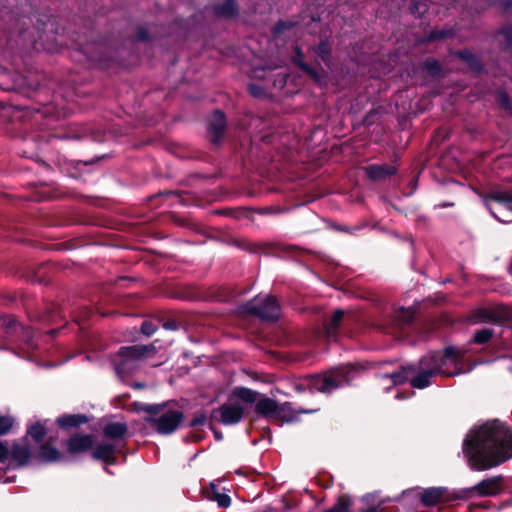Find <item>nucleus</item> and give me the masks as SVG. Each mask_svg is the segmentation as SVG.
Returning <instances> with one entry per match:
<instances>
[{"label": "nucleus", "instance_id": "nucleus-53", "mask_svg": "<svg viewBox=\"0 0 512 512\" xmlns=\"http://www.w3.org/2000/svg\"><path fill=\"white\" fill-rule=\"evenodd\" d=\"M453 205H454V203H453V202H442V203L440 204V207H442V208H446V207H452Z\"/></svg>", "mask_w": 512, "mask_h": 512}, {"label": "nucleus", "instance_id": "nucleus-37", "mask_svg": "<svg viewBox=\"0 0 512 512\" xmlns=\"http://www.w3.org/2000/svg\"><path fill=\"white\" fill-rule=\"evenodd\" d=\"M497 101L498 103L506 110H509L510 109V100H509V96L504 93V92H500L498 93L497 95Z\"/></svg>", "mask_w": 512, "mask_h": 512}, {"label": "nucleus", "instance_id": "nucleus-17", "mask_svg": "<svg viewBox=\"0 0 512 512\" xmlns=\"http://www.w3.org/2000/svg\"><path fill=\"white\" fill-rule=\"evenodd\" d=\"M93 443L90 435H76L70 438L68 449L72 453H80L88 450Z\"/></svg>", "mask_w": 512, "mask_h": 512}, {"label": "nucleus", "instance_id": "nucleus-38", "mask_svg": "<svg viewBox=\"0 0 512 512\" xmlns=\"http://www.w3.org/2000/svg\"><path fill=\"white\" fill-rule=\"evenodd\" d=\"M317 54L326 61L329 55V46L326 42H321L317 49Z\"/></svg>", "mask_w": 512, "mask_h": 512}, {"label": "nucleus", "instance_id": "nucleus-18", "mask_svg": "<svg viewBox=\"0 0 512 512\" xmlns=\"http://www.w3.org/2000/svg\"><path fill=\"white\" fill-rule=\"evenodd\" d=\"M42 25H43L42 30L37 28L39 37H38V40L34 41L33 46L37 51H39L40 49H44L49 52H54L57 50V48L52 43L43 42L44 34H46V32H48V31H52V27L54 24L50 23V21H48L47 23L43 22Z\"/></svg>", "mask_w": 512, "mask_h": 512}, {"label": "nucleus", "instance_id": "nucleus-40", "mask_svg": "<svg viewBox=\"0 0 512 512\" xmlns=\"http://www.w3.org/2000/svg\"><path fill=\"white\" fill-rule=\"evenodd\" d=\"M248 90L251 95H253L254 97H257V98L264 95V90L262 89V87H260L256 84H250L248 86Z\"/></svg>", "mask_w": 512, "mask_h": 512}, {"label": "nucleus", "instance_id": "nucleus-36", "mask_svg": "<svg viewBox=\"0 0 512 512\" xmlns=\"http://www.w3.org/2000/svg\"><path fill=\"white\" fill-rule=\"evenodd\" d=\"M141 331L146 336H151L156 331V326L151 321H144L141 326Z\"/></svg>", "mask_w": 512, "mask_h": 512}, {"label": "nucleus", "instance_id": "nucleus-45", "mask_svg": "<svg viewBox=\"0 0 512 512\" xmlns=\"http://www.w3.org/2000/svg\"><path fill=\"white\" fill-rule=\"evenodd\" d=\"M459 56L467 62H470L474 58L473 54L469 51L460 52Z\"/></svg>", "mask_w": 512, "mask_h": 512}, {"label": "nucleus", "instance_id": "nucleus-22", "mask_svg": "<svg viewBox=\"0 0 512 512\" xmlns=\"http://www.w3.org/2000/svg\"><path fill=\"white\" fill-rule=\"evenodd\" d=\"M495 332L491 328H482L479 330H476L473 334V337L469 341L470 344H478V345H484L491 341V339L494 337Z\"/></svg>", "mask_w": 512, "mask_h": 512}, {"label": "nucleus", "instance_id": "nucleus-15", "mask_svg": "<svg viewBox=\"0 0 512 512\" xmlns=\"http://www.w3.org/2000/svg\"><path fill=\"white\" fill-rule=\"evenodd\" d=\"M417 370H421L424 372H429L431 375L439 374V366L437 363V351H432L427 355H424L420 358L418 362Z\"/></svg>", "mask_w": 512, "mask_h": 512}, {"label": "nucleus", "instance_id": "nucleus-26", "mask_svg": "<svg viewBox=\"0 0 512 512\" xmlns=\"http://www.w3.org/2000/svg\"><path fill=\"white\" fill-rule=\"evenodd\" d=\"M215 13L222 17H232L237 13V7L234 0H227L222 5L215 7Z\"/></svg>", "mask_w": 512, "mask_h": 512}, {"label": "nucleus", "instance_id": "nucleus-24", "mask_svg": "<svg viewBox=\"0 0 512 512\" xmlns=\"http://www.w3.org/2000/svg\"><path fill=\"white\" fill-rule=\"evenodd\" d=\"M433 375L429 372L418 370V373L413 374L410 378V385L417 389H424L430 385V379Z\"/></svg>", "mask_w": 512, "mask_h": 512}, {"label": "nucleus", "instance_id": "nucleus-47", "mask_svg": "<svg viewBox=\"0 0 512 512\" xmlns=\"http://www.w3.org/2000/svg\"><path fill=\"white\" fill-rule=\"evenodd\" d=\"M289 26H290V24H288L286 22H279L276 25V27H275V33H279V32H281L282 30L286 29Z\"/></svg>", "mask_w": 512, "mask_h": 512}, {"label": "nucleus", "instance_id": "nucleus-13", "mask_svg": "<svg viewBox=\"0 0 512 512\" xmlns=\"http://www.w3.org/2000/svg\"><path fill=\"white\" fill-rule=\"evenodd\" d=\"M367 177L374 182H383L397 173V167L388 164H374L365 168Z\"/></svg>", "mask_w": 512, "mask_h": 512}, {"label": "nucleus", "instance_id": "nucleus-48", "mask_svg": "<svg viewBox=\"0 0 512 512\" xmlns=\"http://www.w3.org/2000/svg\"><path fill=\"white\" fill-rule=\"evenodd\" d=\"M138 38H139L140 40H146V39H148V34H147V32H146L143 28H141V29L139 30Z\"/></svg>", "mask_w": 512, "mask_h": 512}, {"label": "nucleus", "instance_id": "nucleus-50", "mask_svg": "<svg viewBox=\"0 0 512 512\" xmlns=\"http://www.w3.org/2000/svg\"><path fill=\"white\" fill-rule=\"evenodd\" d=\"M417 183H418V177L417 176H414L410 182H409V185L410 187L412 188V190H415L416 187H417Z\"/></svg>", "mask_w": 512, "mask_h": 512}, {"label": "nucleus", "instance_id": "nucleus-33", "mask_svg": "<svg viewBox=\"0 0 512 512\" xmlns=\"http://www.w3.org/2000/svg\"><path fill=\"white\" fill-rule=\"evenodd\" d=\"M297 52V55L294 59L295 63L301 68L303 69L304 71H306L307 73L311 74L313 77H316V73L314 72V70L312 68H310L307 64H305L303 61H302V54L300 53L299 49L297 48L296 50Z\"/></svg>", "mask_w": 512, "mask_h": 512}, {"label": "nucleus", "instance_id": "nucleus-23", "mask_svg": "<svg viewBox=\"0 0 512 512\" xmlns=\"http://www.w3.org/2000/svg\"><path fill=\"white\" fill-rule=\"evenodd\" d=\"M86 422L87 418L84 415H64L57 419V424L62 428H70Z\"/></svg>", "mask_w": 512, "mask_h": 512}, {"label": "nucleus", "instance_id": "nucleus-6", "mask_svg": "<svg viewBox=\"0 0 512 512\" xmlns=\"http://www.w3.org/2000/svg\"><path fill=\"white\" fill-rule=\"evenodd\" d=\"M417 498L423 507L429 508L461 501L459 489H449L446 486L418 488Z\"/></svg>", "mask_w": 512, "mask_h": 512}, {"label": "nucleus", "instance_id": "nucleus-41", "mask_svg": "<svg viewBox=\"0 0 512 512\" xmlns=\"http://www.w3.org/2000/svg\"><path fill=\"white\" fill-rule=\"evenodd\" d=\"M216 501L220 507H228L231 503V499L228 495L219 494L216 496Z\"/></svg>", "mask_w": 512, "mask_h": 512}, {"label": "nucleus", "instance_id": "nucleus-7", "mask_svg": "<svg viewBox=\"0 0 512 512\" xmlns=\"http://www.w3.org/2000/svg\"><path fill=\"white\" fill-rule=\"evenodd\" d=\"M503 490V477L494 476L481 480L479 483L468 488H459L461 501L475 497H492L500 494Z\"/></svg>", "mask_w": 512, "mask_h": 512}, {"label": "nucleus", "instance_id": "nucleus-52", "mask_svg": "<svg viewBox=\"0 0 512 512\" xmlns=\"http://www.w3.org/2000/svg\"><path fill=\"white\" fill-rule=\"evenodd\" d=\"M164 328L174 330L176 329V325L174 323H165Z\"/></svg>", "mask_w": 512, "mask_h": 512}, {"label": "nucleus", "instance_id": "nucleus-4", "mask_svg": "<svg viewBox=\"0 0 512 512\" xmlns=\"http://www.w3.org/2000/svg\"><path fill=\"white\" fill-rule=\"evenodd\" d=\"M142 409L155 415L150 422L160 434L173 433L183 420L181 411L166 409L164 405H145Z\"/></svg>", "mask_w": 512, "mask_h": 512}, {"label": "nucleus", "instance_id": "nucleus-42", "mask_svg": "<svg viewBox=\"0 0 512 512\" xmlns=\"http://www.w3.org/2000/svg\"><path fill=\"white\" fill-rule=\"evenodd\" d=\"M326 512H348V503L340 501L334 507L327 510Z\"/></svg>", "mask_w": 512, "mask_h": 512}, {"label": "nucleus", "instance_id": "nucleus-30", "mask_svg": "<svg viewBox=\"0 0 512 512\" xmlns=\"http://www.w3.org/2000/svg\"><path fill=\"white\" fill-rule=\"evenodd\" d=\"M344 312L342 310H336L333 314V317L330 321V323L326 327V332L328 336H333L335 334V331L338 327V325L341 323L343 319Z\"/></svg>", "mask_w": 512, "mask_h": 512}, {"label": "nucleus", "instance_id": "nucleus-8", "mask_svg": "<svg viewBox=\"0 0 512 512\" xmlns=\"http://www.w3.org/2000/svg\"><path fill=\"white\" fill-rule=\"evenodd\" d=\"M244 310L265 320H274L279 317V305L272 296L255 297L245 305Z\"/></svg>", "mask_w": 512, "mask_h": 512}, {"label": "nucleus", "instance_id": "nucleus-2", "mask_svg": "<svg viewBox=\"0 0 512 512\" xmlns=\"http://www.w3.org/2000/svg\"><path fill=\"white\" fill-rule=\"evenodd\" d=\"M154 351V345L121 348L115 360L116 373L120 378H123L136 369L141 361L149 359Z\"/></svg>", "mask_w": 512, "mask_h": 512}, {"label": "nucleus", "instance_id": "nucleus-55", "mask_svg": "<svg viewBox=\"0 0 512 512\" xmlns=\"http://www.w3.org/2000/svg\"><path fill=\"white\" fill-rule=\"evenodd\" d=\"M353 295H354V298H356V297H360V295H358V293H357V291H356V289H355V288H354Z\"/></svg>", "mask_w": 512, "mask_h": 512}, {"label": "nucleus", "instance_id": "nucleus-57", "mask_svg": "<svg viewBox=\"0 0 512 512\" xmlns=\"http://www.w3.org/2000/svg\"><path fill=\"white\" fill-rule=\"evenodd\" d=\"M214 434L217 439H221V436L217 432H214Z\"/></svg>", "mask_w": 512, "mask_h": 512}, {"label": "nucleus", "instance_id": "nucleus-16", "mask_svg": "<svg viewBox=\"0 0 512 512\" xmlns=\"http://www.w3.org/2000/svg\"><path fill=\"white\" fill-rule=\"evenodd\" d=\"M30 450L26 445L12 444L10 454V465H23L30 458Z\"/></svg>", "mask_w": 512, "mask_h": 512}, {"label": "nucleus", "instance_id": "nucleus-27", "mask_svg": "<svg viewBox=\"0 0 512 512\" xmlns=\"http://www.w3.org/2000/svg\"><path fill=\"white\" fill-rule=\"evenodd\" d=\"M39 457L46 462H55L61 459V453L53 447L42 446Z\"/></svg>", "mask_w": 512, "mask_h": 512}, {"label": "nucleus", "instance_id": "nucleus-20", "mask_svg": "<svg viewBox=\"0 0 512 512\" xmlns=\"http://www.w3.org/2000/svg\"><path fill=\"white\" fill-rule=\"evenodd\" d=\"M115 451V446L110 442H103L96 446L93 451V457L105 462H109Z\"/></svg>", "mask_w": 512, "mask_h": 512}, {"label": "nucleus", "instance_id": "nucleus-11", "mask_svg": "<svg viewBox=\"0 0 512 512\" xmlns=\"http://www.w3.org/2000/svg\"><path fill=\"white\" fill-rule=\"evenodd\" d=\"M243 412V405L231 399L219 409L214 410L212 416L224 425H233L241 420Z\"/></svg>", "mask_w": 512, "mask_h": 512}, {"label": "nucleus", "instance_id": "nucleus-3", "mask_svg": "<svg viewBox=\"0 0 512 512\" xmlns=\"http://www.w3.org/2000/svg\"><path fill=\"white\" fill-rule=\"evenodd\" d=\"M349 366L336 367L322 375H312L305 379L306 385L312 391L330 393L349 381Z\"/></svg>", "mask_w": 512, "mask_h": 512}, {"label": "nucleus", "instance_id": "nucleus-28", "mask_svg": "<svg viewBox=\"0 0 512 512\" xmlns=\"http://www.w3.org/2000/svg\"><path fill=\"white\" fill-rule=\"evenodd\" d=\"M233 395L240 400H243L248 403H252L257 400V393L251 389L239 387L236 388L233 392Z\"/></svg>", "mask_w": 512, "mask_h": 512}, {"label": "nucleus", "instance_id": "nucleus-21", "mask_svg": "<svg viewBox=\"0 0 512 512\" xmlns=\"http://www.w3.org/2000/svg\"><path fill=\"white\" fill-rule=\"evenodd\" d=\"M256 410L266 416H274L277 411V403L267 397L261 398L256 404Z\"/></svg>", "mask_w": 512, "mask_h": 512}, {"label": "nucleus", "instance_id": "nucleus-51", "mask_svg": "<svg viewBox=\"0 0 512 512\" xmlns=\"http://www.w3.org/2000/svg\"><path fill=\"white\" fill-rule=\"evenodd\" d=\"M511 34H512V28H509V29H506V30H505L506 38H507L510 42H512Z\"/></svg>", "mask_w": 512, "mask_h": 512}, {"label": "nucleus", "instance_id": "nucleus-44", "mask_svg": "<svg viewBox=\"0 0 512 512\" xmlns=\"http://www.w3.org/2000/svg\"><path fill=\"white\" fill-rule=\"evenodd\" d=\"M411 10L413 13H419L422 14L425 11V5L414 3L411 7Z\"/></svg>", "mask_w": 512, "mask_h": 512}, {"label": "nucleus", "instance_id": "nucleus-9", "mask_svg": "<svg viewBox=\"0 0 512 512\" xmlns=\"http://www.w3.org/2000/svg\"><path fill=\"white\" fill-rule=\"evenodd\" d=\"M416 309L413 307H400L396 309L387 320L385 331L395 334H406L413 325Z\"/></svg>", "mask_w": 512, "mask_h": 512}, {"label": "nucleus", "instance_id": "nucleus-49", "mask_svg": "<svg viewBox=\"0 0 512 512\" xmlns=\"http://www.w3.org/2000/svg\"><path fill=\"white\" fill-rule=\"evenodd\" d=\"M447 36V34L443 31L441 32H436V33H433L431 35V39H437V38H445Z\"/></svg>", "mask_w": 512, "mask_h": 512}, {"label": "nucleus", "instance_id": "nucleus-56", "mask_svg": "<svg viewBox=\"0 0 512 512\" xmlns=\"http://www.w3.org/2000/svg\"><path fill=\"white\" fill-rule=\"evenodd\" d=\"M94 160H97V161L104 160V156L97 157V158H95Z\"/></svg>", "mask_w": 512, "mask_h": 512}, {"label": "nucleus", "instance_id": "nucleus-19", "mask_svg": "<svg viewBox=\"0 0 512 512\" xmlns=\"http://www.w3.org/2000/svg\"><path fill=\"white\" fill-rule=\"evenodd\" d=\"M416 373V367L414 365L402 366L400 370L395 371L389 375L392 382L395 385L403 384L407 381L410 382V378Z\"/></svg>", "mask_w": 512, "mask_h": 512}, {"label": "nucleus", "instance_id": "nucleus-34", "mask_svg": "<svg viewBox=\"0 0 512 512\" xmlns=\"http://www.w3.org/2000/svg\"><path fill=\"white\" fill-rule=\"evenodd\" d=\"M13 420L8 416L0 415V435L7 433L12 427Z\"/></svg>", "mask_w": 512, "mask_h": 512}, {"label": "nucleus", "instance_id": "nucleus-32", "mask_svg": "<svg viewBox=\"0 0 512 512\" xmlns=\"http://www.w3.org/2000/svg\"><path fill=\"white\" fill-rule=\"evenodd\" d=\"M11 445L8 443H0V462L10 463Z\"/></svg>", "mask_w": 512, "mask_h": 512}, {"label": "nucleus", "instance_id": "nucleus-43", "mask_svg": "<svg viewBox=\"0 0 512 512\" xmlns=\"http://www.w3.org/2000/svg\"><path fill=\"white\" fill-rule=\"evenodd\" d=\"M206 421V417L202 414L200 415H197L195 416L192 421H191V425L192 426H198V425H203Z\"/></svg>", "mask_w": 512, "mask_h": 512}, {"label": "nucleus", "instance_id": "nucleus-1", "mask_svg": "<svg viewBox=\"0 0 512 512\" xmlns=\"http://www.w3.org/2000/svg\"><path fill=\"white\" fill-rule=\"evenodd\" d=\"M462 451L472 470L496 467L512 458V429L499 419L487 421L468 432Z\"/></svg>", "mask_w": 512, "mask_h": 512}, {"label": "nucleus", "instance_id": "nucleus-29", "mask_svg": "<svg viewBox=\"0 0 512 512\" xmlns=\"http://www.w3.org/2000/svg\"><path fill=\"white\" fill-rule=\"evenodd\" d=\"M45 434V426L40 422H36L28 428V435H30L37 442H40Z\"/></svg>", "mask_w": 512, "mask_h": 512}, {"label": "nucleus", "instance_id": "nucleus-54", "mask_svg": "<svg viewBox=\"0 0 512 512\" xmlns=\"http://www.w3.org/2000/svg\"><path fill=\"white\" fill-rule=\"evenodd\" d=\"M353 369H354V372L358 371L360 369V364L357 362H354Z\"/></svg>", "mask_w": 512, "mask_h": 512}, {"label": "nucleus", "instance_id": "nucleus-14", "mask_svg": "<svg viewBox=\"0 0 512 512\" xmlns=\"http://www.w3.org/2000/svg\"><path fill=\"white\" fill-rule=\"evenodd\" d=\"M481 196L483 197L485 206L495 218L497 217L491 210L490 201H495L512 211V191H491Z\"/></svg>", "mask_w": 512, "mask_h": 512}, {"label": "nucleus", "instance_id": "nucleus-31", "mask_svg": "<svg viewBox=\"0 0 512 512\" xmlns=\"http://www.w3.org/2000/svg\"><path fill=\"white\" fill-rule=\"evenodd\" d=\"M362 501L367 505V508L360 512H377L379 501L374 494H367L362 498Z\"/></svg>", "mask_w": 512, "mask_h": 512}, {"label": "nucleus", "instance_id": "nucleus-35", "mask_svg": "<svg viewBox=\"0 0 512 512\" xmlns=\"http://www.w3.org/2000/svg\"><path fill=\"white\" fill-rule=\"evenodd\" d=\"M425 69L432 75H436L440 71V65L436 60L428 59L424 63Z\"/></svg>", "mask_w": 512, "mask_h": 512}, {"label": "nucleus", "instance_id": "nucleus-12", "mask_svg": "<svg viewBox=\"0 0 512 512\" xmlns=\"http://www.w3.org/2000/svg\"><path fill=\"white\" fill-rule=\"evenodd\" d=\"M226 128V117L225 114L216 110L212 114V117L208 123V137L210 141L214 144L219 143L224 130Z\"/></svg>", "mask_w": 512, "mask_h": 512}, {"label": "nucleus", "instance_id": "nucleus-39", "mask_svg": "<svg viewBox=\"0 0 512 512\" xmlns=\"http://www.w3.org/2000/svg\"><path fill=\"white\" fill-rule=\"evenodd\" d=\"M451 164H459V162H446V161L438 162L437 170H435L433 172L434 176L439 177V175L442 174V172L444 170H447L450 168Z\"/></svg>", "mask_w": 512, "mask_h": 512}, {"label": "nucleus", "instance_id": "nucleus-5", "mask_svg": "<svg viewBox=\"0 0 512 512\" xmlns=\"http://www.w3.org/2000/svg\"><path fill=\"white\" fill-rule=\"evenodd\" d=\"M511 311L504 304L479 306L471 310L468 321L471 324L502 325L511 320Z\"/></svg>", "mask_w": 512, "mask_h": 512}, {"label": "nucleus", "instance_id": "nucleus-46", "mask_svg": "<svg viewBox=\"0 0 512 512\" xmlns=\"http://www.w3.org/2000/svg\"><path fill=\"white\" fill-rule=\"evenodd\" d=\"M442 183L443 184L455 183V184H458V185H462V183L459 180H457V179H455L453 177H450V176H447V177L443 176Z\"/></svg>", "mask_w": 512, "mask_h": 512}, {"label": "nucleus", "instance_id": "nucleus-25", "mask_svg": "<svg viewBox=\"0 0 512 512\" xmlns=\"http://www.w3.org/2000/svg\"><path fill=\"white\" fill-rule=\"evenodd\" d=\"M126 431V425L119 422L110 423L104 428L105 435L112 439L122 438Z\"/></svg>", "mask_w": 512, "mask_h": 512}, {"label": "nucleus", "instance_id": "nucleus-10", "mask_svg": "<svg viewBox=\"0 0 512 512\" xmlns=\"http://www.w3.org/2000/svg\"><path fill=\"white\" fill-rule=\"evenodd\" d=\"M462 356L453 346L445 347L442 351H437V363L439 366V375L448 377L460 373L458 365L461 363Z\"/></svg>", "mask_w": 512, "mask_h": 512}]
</instances>
